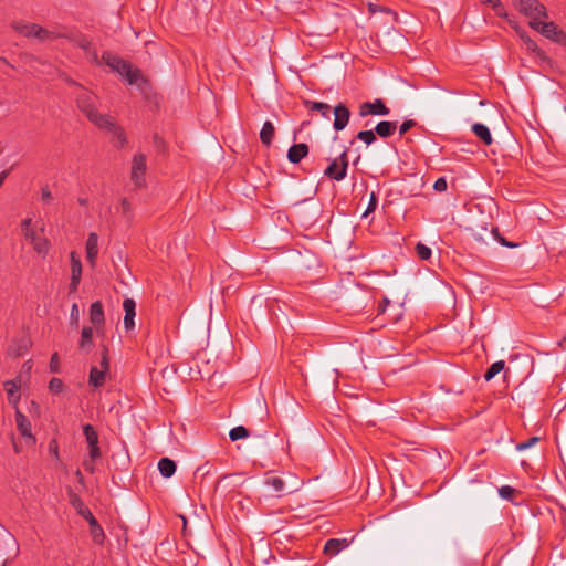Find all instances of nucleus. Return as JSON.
Listing matches in <instances>:
<instances>
[{
	"label": "nucleus",
	"instance_id": "nucleus-15",
	"mask_svg": "<svg viewBox=\"0 0 566 566\" xmlns=\"http://www.w3.org/2000/svg\"><path fill=\"white\" fill-rule=\"evenodd\" d=\"M389 108L385 105L382 99H375L374 102H364L359 105V116L367 117L369 115H388Z\"/></svg>",
	"mask_w": 566,
	"mask_h": 566
},
{
	"label": "nucleus",
	"instance_id": "nucleus-46",
	"mask_svg": "<svg viewBox=\"0 0 566 566\" xmlns=\"http://www.w3.org/2000/svg\"><path fill=\"white\" fill-rule=\"evenodd\" d=\"M33 226H32V219L31 218H27L24 220H22L21 222V231L23 234L28 233L29 231L33 230Z\"/></svg>",
	"mask_w": 566,
	"mask_h": 566
},
{
	"label": "nucleus",
	"instance_id": "nucleus-35",
	"mask_svg": "<svg viewBox=\"0 0 566 566\" xmlns=\"http://www.w3.org/2000/svg\"><path fill=\"white\" fill-rule=\"evenodd\" d=\"M357 138L366 145H371L376 140V136L373 130H361L357 134Z\"/></svg>",
	"mask_w": 566,
	"mask_h": 566
},
{
	"label": "nucleus",
	"instance_id": "nucleus-27",
	"mask_svg": "<svg viewBox=\"0 0 566 566\" xmlns=\"http://www.w3.org/2000/svg\"><path fill=\"white\" fill-rule=\"evenodd\" d=\"M93 329L92 327L85 326L81 333L80 349L90 352L92 347Z\"/></svg>",
	"mask_w": 566,
	"mask_h": 566
},
{
	"label": "nucleus",
	"instance_id": "nucleus-22",
	"mask_svg": "<svg viewBox=\"0 0 566 566\" xmlns=\"http://www.w3.org/2000/svg\"><path fill=\"white\" fill-rule=\"evenodd\" d=\"M308 154V146L304 143L295 144L287 151V159L292 164L300 163Z\"/></svg>",
	"mask_w": 566,
	"mask_h": 566
},
{
	"label": "nucleus",
	"instance_id": "nucleus-51",
	"mask_svg": "<svg viewBox=\"0 0 566 566\" xmlns=\"http://www.w3.org/2000/svg\"><path fill=\"white\" fill-rule=\"evenodd\" d=\"M30 412H35V413H40V406L36 401L32 400L30 402Z\"/></svg>",
	"mask_w": 566,
	"mask_h": 566
},
{
	"label": "nucleus",
	"instance_id": "nucleus-11",
	"mask_svg": "<svg viewBox=\"0 0 566 566\" xmlns=\"http://www.w3.org/2000/svg\"><path fill=\"white\" fill-rule=\"evenodd\" d=\"M147 164L144 154H136L132 161L130 179L137 188L145 186Z\"/></svg>",
	"mask_w": 566,
	"mask_h": 566
},
{
	"label": "nucleus",
	"instance_id": "nucleus-32",
	"mask_svg": "<svg viewBox=\"0 0 566 566\" xmlns=\"http://www.w3.org/2000/svg\"><path fill=\"white\" fill-rule=\"evenodd\" d=\"M120 210H122V214L126 219V221L132 222L133 218H134V211H133L132 203L126 198H123L120 200Z\"/></svg>",
	"mask_w": 566,
	"mask_h": 566
},
{
	"label": "nucleus",
	"instance_id": "nucleus-18",
	"mask_svg": "<svg viewBox=\"0 0 566 566\" xmlns=\"http://www.w3.org/2000/svg\"><path fill=\"white\" fill-rule=\"evenodd\" d=\"M90 322L94 325L97 332L103 331L105 325L104 310L101 301L91 304L90 307Z\"/></svg>",
	"mask_w": 566,
	"mask_h": 566
},
{
	"label": "nucleus",
	"instance_id": "nucleus-24",
	"mask_svg": "<svg viewBox=\"0 0 566 566\" xmlns=\"http://www.w3.org/2000/svg\"><path fill=\"white\" fill-rule=\"evenodd\" d=\"M158 470L164 478H170L176 472V463L169 458H161L158 462Z\"/></svg>",
	"mask_w": 566,
	"mask_h": 566
},
{
	"label": "nucleus",
	"instance_id": "nucleus-53",
	"mask_svg": "<svg viewBox=\"0 0 566 566\" xmlns=\"http://www.w3.org/2000/svg\"><path fill=\"white\" fill-rule=\"evenodd\" d=\"M9 175V171L8 170H4L0 174V187L2 186V184L4 182L6 178L8 177Z\"/></svg>",
	"mask_w": 566,
	"mask_h": 566
},
{
	"label": "nucleus",
	"instance_id": "nucleus-54",
	"mask_svg": "<svg viewBox=\"0 0 566 566\" xmlns=\"http://www.w3.org/2000/svg\"><path fill=\"white\" fill-rule=\"evenodd\" d=\"M482 3L489 4L492 0H480Z\"/></svg>",
	"mask_w": 566,
	"mask_h": 566
},
{
	"label": "nucleus",
	"instance_id": "nucleus-60",
	"mask_svg": "<svg viewBox=\"0 0 566 566\" xmlns=\"http://www.w3.org/2000/svg\"><path fill=\"white\" fill-rule=\"evenodd\" d=\"M2 566H7V565H6V563H3V565H2Z\"/></svg>",
	"mask_w": 566,
	"mask_h": 566
},
{
	"label": "nucleus",
	"instance_id": "nucleus-37",
	"mask_svg": "<svg viewBox=\"0 0 566 566\" xmlns=\"http://www.w3.org/2000/svg\"><path fill=\"white\" fill-rule=\"evenodd\" d=\"M489 4L499 17L507 19V12L500 0H492Z\"/></svg>",
	"mask_w": 566,
	"mask_h": 566
},
{
	"label": "nucleus",
	"instance_id": "nucleus-34",
	"mask_svg": "<svg viewBox=\"0 0 566 566\" xmlns=\"http://www.w3.org/2000/svg\"><path fill=\"white\" fill-rule=\"evenodd\" d=\"M80 45L86 52V55L91 61L97 62V52L90 41L83 40L81 41Z\"/></svg>",
	"mask_w": 566,
	"mask_h": 566
},
{
	"label": "nucleus",
	"instance_id": "nucleus-55",
	"mask_svg": "<svg viewBox=\"0 0 566 566\" xmlns=\"http://www.w3.org/2000/svg\"><path fill=\"white\" fill-rule=\"evenodd\" d=\"M13 447H14V451H15V452H19V451H20V449L18 448V446H17L15 443L13 444Z\"/></svg>",
	"mask_w": 566,
	"mask_h": 566
},
{
	"label": "nucleus",
	"instance_id": "nucleus-1",
	"mask_svg": "<svg viewBox=\"0 0 566 566\" xmlns=\"http://www.w3.org/2000/svg\"><path fill=\"white\" fill-rule=\"evenodd\" d=\"M263 483L272 490L276 497H282L290 493H295L301 490L303 481L293 473H284L279 475L274 472H268L264 476Z\"/></svg>",
	"mask_w": 566,
	"mask_h": 566
},
{
	"label": "nucleus",
	"instance_id": "nucleus-40",
	"mask_svg": "<svg viewBox=\"0 0 566 566\" xmlns=\"http://www.w3.org/2000/svg\"><path fill=\"white\" fill-rule=\"evenodd\" d=\"M515 493V489L510 485H503L499 489V494L504 500H512Z\"/></svg>",
	"mask_w": 566,
	"mask_h": 566
},
{
	"label": "nucleus",
	"instance_id": "nucleus-39",
	"mask_svg": "<svg viewBox=\"0 0 566 566\" xmlns=\"http://www.w3.org/2000/svg\"><path fill=\"white\" fill-rule=\"evenodd\" d=\"M54 200V197L48 186H44L41 188V201L44 205H50Z\"/></svg>",
	"mask_w": 566,
	"mask_h": 566
},
{
	"label": "nucleus",
	"instance_id": "nucleus-19",
	"mask_svg": "<svg viewBox=\"0 0 566 566\" xmlns=\"http://www.w3.org/2000/svg\"><path fill=\"white\" fill-rule=\"evenodd\" d=\"M124 310V327L126 331L135 328L136 303L133 298H125L123 302Z\"/></svg>",
	"mask_w": 566,
	"mask_h": 566
},
{
	"label": "nucleus",
	"instance_id": "nucleus-26",
	"mask_svg": "<svg viewBox=\"0 0 566 566\" xmlns=\"http://www.w3.org/2000/svg\"><path fill=\"white\" fill-rule=\"evenodd\" d=\"M472 132L474 133V135L480 138L485 145H491L492 144V135L490 133V129L483 125V124H480V123H476L472 126Z\"/></svg>",
	"mask_w": 566,
	"mask_h": 566
},
{
	"label": "nucleus",
	"instance_id": "nucleus-25",
	"mask_svg": "<svg viewBox=\"0 0 566 566\" xmlns=\"http://www.w3.org/2000/svg\"><path fill=\"white\" fill-rule=\"evenodd\" d=\"M274 133H275L274 125L270 120H266L263 124L262 129L260 132V139H261L262 144H264L265 146H270L274 138Z\"/></svg>",
	"mask_w": 566,
	"mask_h": 566
},
{
	"label": "nucleus",
	"instance_id": "nucleus-45",
	"mask_svg": "<svg viewBox=\"0 0 566 566\" xmlns=\"http://www.w3.org/2000/svg\"><path fill=\"white\" fill-rule=\"evenodd\" d=\"M492 233L495 235V238L499 240V242L504 245V247H509V248H515L516 244L514 243H511L509 241H506L504 238H502L500 234H499V231L496 228H492Z\"/></svg>",
	"mask_w": 566,
	"mask_h": 566
},
{
	"label": "nucleus",
	"instance_id": "nucleus-9",
	"mask_svg": "<svg viewBox=\"0 0 566 566\" xmlns=\"http://www.w3.org/2000/svg\"><path fill=\"white\" fill-rule=\"evenodd\" d=\"M44 227H41L40 231L33 229L28 233L23 234L25 240L32 245L34 252L42 258H45L51 249V242L42 233Z\"/></svg>",
	"mask_w": 566,
	"mask_h": 566
},
{
	"label": "nucleus",
	"instance_id": "nucleus-43",
	"mask_svg": "<svg viewBox=\"0 0 566 566\" xmlns=\"http://www.w3.org/2000/svg\"><path fill=\"white\" fill-rule=\"evenodd\" d=\"M538 440L539 439L537 437H532V438L527 439L525 442L518 443L516 448L520 451L526 450V449L533 447Z\"/></svg>",
	"mask_w": 566,
	"mask_h": 566
},
{
	"label": "nucleus",
	"instance_id": "nucleus-13",
	"mask_svg": "<svg viewBox=\"0 0 566 566\" xmlns=\"http://www.w3.org/2000/svg\"><path fill=\"white\" fill-rule=\"evenodd\" d=\"M21 377H17L15 379L11 380H6L3 382V389L7 394L8 402L10 406H12L14 410L19 409V402L21 399Z\"/></svg>",
	"mask_w": 566,
	"mask_h": 566
},
{
	"label": "nucleus",
	"instance_id": "nucleus-33",
	"mask_svg": "<svg viewBox=\"0 0 566 566\" xmlns=\"http://www.w3.org/2000/svg\"><path fill=\"white\" fill-rule=\"evenodd\" d=\"M229 437L232 441H237V440L249 437V431L245 427L238 426L230 430Z\"/></svg>",
	"mask_w": 566,
	"mask_h": 566
},
{
	"label": "nucleus",
	"instance_id": "nucleus-50",
	"mask_svg": "<svg viewBox=\"0 0 566 566\" xmlns=\"http://www.w3.org/2000/svg\"><path fill=\"white\" fill-rule=\"evenodd\" d=\"M507 21H509L510 25L515 30V32L517 33V35H520V32H521V31H524V30H523V29H522V28L516 23V21L511 20V19H509V18H507Z\"/></svg>",
	"mask_w": 566,
	"mask_h": 566
},
{
	"label": "nucleus",
	"instance_id": "nucleus-58",
	"mask_svg": "<svg viewBox=\"0 0 566 566\" xmlns=\"http://www.w3.org/2000/svg\"><path fill=\"white\" fill-rule=\"evenodd\" d=\"M117 134H118V137L122 138V136H123L122 132L118 130Z\"/></svg>",
	"mask_w": 566,
	"mask_h": 566
},
{
	"label": "nucleus",
	"instance_id": "nucleus-30",
	"mask_svg": "<svg viewBox=\"0 0 566 566\" xmlns=\"http://www.w3.org/2000/svg\"><path fill=\"white\" fill-rule=\"evenodd\" d=\"M30 345L31 343L29 338H22L19 342H17V346L10 347V352L15 356H21L29 350Z\"/></svg>",
	"mask_w": 566,
	"mask_h": 566
},
{
	"label": "nucleus",
	"instance_id": "nucleus-7",
	"mask_svg": "<svg viewBox=\"0 0 566 566\" xmlns=\"http://www.w3.org/2000/svg\"><path fill=\"white\" fill-rule=\"evenodd\" d=\"M514 7L530 18V22L538 21L547 15L546 8L538 0H517L514 1Z\"/></svg>",
	"mask_w": 566,
	"mask_h": 566
},
{
	"label": "nucleus",
	"instance_id": "nucleus-52",
	"mask_svg": "<svg viewBox=\"0 0 566 566\" xmlns=\"http://www.w3.org/2000/svg\"><path fill=\"white\" fill-rule=\"evenodd\" d=\"M382 302H384V304H380V305H379V312H380V313H384V312H385V310H386V306L390 303V301H389L388 298H384V301H382Z\"/></svg>",
	"mask_w": 566,
	"mask_h": 566
},
{
	"label": "nucleus",
	"instance_id": "nucleus-49",
	"mask_svg": "<svg viewBox=\"0 0 566 566\" xmlns=\"http://www.w3.org/2000/svg\"><path fill=\"white\" fill-rule=\"evenodd\" d=\"M49 450L50 452L56 458L59 459V446H57V442L55 440H52L49 444Z\"/></svg>",
	"mask_w": 566,
	"mask_h": 566
},
{
	"label": "nucleus",
	"instance_id": "nucleus-47",
	"mask_svg": "<svg viewBox=\"0 0 566 566\" xmlns=\"http://www.w3.org/2000/svg\"><path fill=\"white\" fill-rule=\"evenodd\" d=\"M433 188L437 191H444L447 189V181L444 178H439L436 180Z\"/></svg>",
	"mask_w": 566,
	"mask_h": 566
},
{
	"label": "nucleus",
	"instance_id": "nucleus-23",
	"mask_svg": "<svg viewBox=\"0 0 566 566\" xmlns=\"http://www.w3.org/2000/svg\"><path fill=\"white\" fill-rule=\"evenodd\" d=\"M397 129V123L396 122H388L382 120L378 123L375 127V132L378 136L382 138H388L394 135V133Z\"/></svg>",
	"mask_w": 566,
	"mask_h": 566
},
{
	"label": "nucleus",
	"instance_id": "nucleus-36",
	"mask_svg": "<svg viewBox=\"0 0 566 566\" xmlns=\"http://www.w3.org/2000/svg\"><path fill=\"white\" fill-rule=\"evenodd\" d=\"M416 252L418 258L421 260H428L431 256V249L423 243L417 244Z\"/></svg>",
	"mask_w": 566,
	"mask_h": 566
},
{
	"label": "nucleus",
	"instance_id": "nucleus-3",
	"mask_svg": "<svg viewBox=\"0 0 566 566\" xmlns=\"http://www.w3.org/2000/svg\"><path fill=\"white\" fill-rule=\"evenodd\" d=\"M10 27L18 34L38 42H46L56 38L54 32L25 20H13Z\"/></svg>",
	"mask_w": 566,
	"mask_h": 566
},
{
	"label": "nucleus",
	"instance_id": "nucleus-41",
	"mask_svg": "<svg viewBox=\"0 0 566 566\" xmlns=\"http://www.w3.org/2000/svg\"><path fill=\"white\" fill-rule=\"evenodd\" d=\"M70 322L72 325L77 326L80 322V310L77 304H73L70 313Z\"/></svg>",
	"mask_w": 566,
	"mask_h": 566
},
{
	"label": "nucleus",
	"instance_id": "nucleus-57",
	"mask_svg": "<svg viewBox=\"0 0 566 566\" xmlns=\"http://www.w3.org/2000/svg\"><path fill=\"white\" fill-rule=\"evenodd\" d=\"M25 365H28L25 366V369H31V365L29 363H27Z\"/></svg>",
	"mask_w": 566,
	"mask_h": 566
},
{
	"label": "nucleus",
	"instance_id": "nucleus-16",
	"mask_svg": "<svg viewBox=\"0 0 566 566\" xmlns=\"http://www.w3.org/2000/svg\"><path fill=\"white\" fill-rule=\"evenodd\" d=\"M71 259V282L70 292H76L82 277V263L75 252L70 253Z\"/></svg>",
	"mask_w": 566,
	"mask_h": 566
},
{
	"label": "nucleus",
	"instance_id": "nucleus-29",
	"mask_svg": "<svg viewBox=\"0 0 566 566\" xmlns=\"http://www.w3.org/2000/svg\"><path fill=\"white\" fill-rule=\"evenodd\" d=\"M304 104L308 109L321 112V114L325 118L329 117L331 107L328 104L322 103V102H314V101H305Z\"/></svg>",
	"mask_w": 566,
	"mask_h": 566
},
{
	"label": "nucleus",
	"instance_id": "nucleus-5",
	"mask_svg": "<svg viewBox=\"0 0 566 566\" xmlns=\"http://www.w3.org/2000/svg\"><path fill=\"white\" fill-rule=\"evenodd\" d=\"M102 60L113 71L117 72L119 75L125 77L128 84L130 85L136 84L138 80L142 77L140 71L138 69H134L128 62L122 60L120 57L112 53H104Z\"/></svg>",
	"mask_w": 566,
	"mask_h": 566
},
{
	"label": "nucleus",
	"instance_id": "nucleus-56",
	"mask_svg": "<svg viewBox=\"0 0 566 566\" xmlns=\"http://www.w3.org/2000/svg\"><path fill=\"white\" fill-rule=\"evenodd\" d=\"M25 365H28L25 366V369H31V365L29 363H27Z\"/></svg>",
	"mask_w": 566,
	"mask_h": 566
},
{
	"label": "nucleus",
	"instance_id": "nucleus-42",
	"mask_svg": "<svg viewBox=\"0 0 566 566\" xmlns=\"http://www.w3.org/2000/svg\"><path fill=\"white\" fill-rule=\"evenodd\" d=\"M376 207H377V197H376L375 192H371L367 209L364 212L363 217H366L369 213L374 212Z\"/></svg>",
	"mask_w": 566,
	"mask_h": 566
},
{
	"label": "nucleus",
	"instance_id": "nucleus-12",
	"mask_svg": "<svg viewBox=\"0 0 566 566\" xmlns=\"http://www.w3.org/2000/svg\"><path fill=\"white\" fill-rule=\"evenodd\" d=\"M340 164L337 160H333L328 167L325 169V176L335 179L337 181L343 180L346 177L347 172V150L344 149L339 156Z\"/></svg>",
	"mask_w": 566,
	"mask_h": 566
},
{
	"label": "nucleus",
	"instance_id": "nucleus-6",
	"mask_svg": "<svg viewBox=\"0 0 566 566\" xmlns=\"http://www.w3.org/2000/svg\"><path fill=\"white\" fill-rule=\"evenodd\" d=\"M83 433L88 446V459L84 461V468L85 470L93 472L95 469V460L101 457L98 434L91 424H85L83 427Z\"/></svg>",
	"mask_w": 566,
	"mask_h": 566
},
{
	"label": "nucleus",
	"instance_id": "nucleus-21",
	"mask_svg": "<svg viewBox=\"0 0 566 566\" xmlns=\"http://www.w3.org/2000/svg\"><path fill=\"white\" fill-rule=\"evenodd\" d=\"M348 546L349 542L346 538H331L325 543L324 553L329 556H336Z\"/></svg>",
	"mask_w": 566,
	"mask_h": 566
},
{
	"label": "nucleus",
	"instance_id": "nucleus-2",
	"mask_svg": "<svg viewBox=\"0 0 566 566\" xmlns=\"http://www.w3.org/2000/svg\"><path fill=\"white\" fill-rule=\"evenodd\" d=\"M94 99L95 97L91 93L84 92L77 97V106L98 128L107 130L115 129L113 118L107 115L99 114L95 108Z\"/></svg>",
	"mask_w": 566,
	"mask_h": 566
},
{
	"label": "nucleus",
	"instance_id": "nucleus-8",
	"mask_svg": "<svg viewBox=\"0 0 566 566\" xmlns=\"http://www.w3.org/2000/svg\"><path fill=\"white\" fill-rule=\"evenodd\" d=\"M109 370L108 349L103 347L101 354L99 366H93L90 370L88 384L95 388L102 387L105 384L106 375Z\"/></svg>",
	"mask_w": 566,
	"mask_h": 566
},
{
	"label": "nucleus",
	"instance_id": "nucleus-48",
	"mask_svg": "<svg viewBox=\"0 0 566 566\" xmlns=\"http://www.w3.org/2000/svg\"><path fill=\"white\" fill-rule=\"evenodd\" d=\"M50 368L52 371H57L59 368V355L55 353L52 355L50 360Z\"/></svg>",
	"mask_w": 566,
	"mask_h": 566
},
{
	"label": "nucleus",
	"instance_id": "nucleus-38",
	"mask_svg": "<svg viewBox=\"0 0 566 566\" xmlns=\"http://www.w3.org/2000/svg\"><path fill=\"white\" fill-rule=\"evenodd\" d=\"M63 388H64V384L61 379L59 378H52L49 382V390L52 392V394H60L63 391Z\"/></svg>",
	"mask_w": 566,
	"mask_h": 566
},
{
	"label": "nucleus",
	"instance_id": "nucleus-31",
	"mask_svg": "<svg viewBox=\"0 0 566 566\" xmlns=\"http://www.w3.org/2000/svg\"><path fill=\"white\" fill-rule=\"evenodd\" d=\"M504 366H505V364L503 360L493 363L489 367V369L485 371L484 379L486 381H490L492 378H494L497 374H500L504 369Z\"/></svg>",
	"mask_w": 566,
	"mask_h": 566
},
{
	"label": "nucleus",
	"instance_id": "nucleus-17",
	"mask_svg": "<svg viewBox=\"0 0 566 566\" xmlns=\"http://www.w3.org/2000/svg\"><path fill=\"white\" fill-rule=\"evenodd\" d=\"M350 112L344 104H338L334 108V123L333 127L335 130H343L349 122Z\"/></svg>",
	"mask_w": 566,
	"mask_h": 566
},
{
	"label": "nucleus",
	"instance_id": "nucleus-44",
	"mask_svg": "<svg viewBox=\"0 0 566 566\" xmlns=\"http://www.w3.org/2000/svg\"><path fill=\"white\" fill-rule=\"evenodd\" d=\"M416 125V122L412 119L405 120L400 127H399V134L403 135L406 134L410 128H412Z\"/></svg>",
	"mask_w": 566,
	"mask_h": 566
},
{
	"label": "nucleus",
	"instance_id": "nucleus-4",
	"mask_svg": "<svg viewBox=\"0 0 566 566\" xmlns=\"http://www.w3.org/2000/svg\"><path fill=\"white\" fill-rule=\"evenodd\" d=\"M72 506L76 510L77 514L84 517L90 524V533L96 544H103L105 534L97 520L93 516L87 506L83 503L78 495L72 494L70 497Z\"/></svg>",
	"mask_w": 566,
	"mask_h": 566
},
{
	"label": "nucleus",
	"instance_id": "nucleus-28",
	"mask_svg": "<svg viewBox=\"0 0 566 566\" xmlns=\"http://www.w3.org/2000/svg\"><path fill=\"white\" fill-rule=\"evenodd\" d=\"M520 39L526 45V49L535 53L539 57H544V52L539 49L535 41H533L525 31L520 32Z\"/></svg>",
	"mask_w": 566,
	"mask_h": 566
},
{
	"label": "nucleus",
	"instance_id": "nucleus-59",
	"mask_svg": "<svg viewBox=\"0 0 566 566\" xmlns=\"http://www.w3.org/2000/svg\"><path fill=\"white\" fill-rule=\"evenodd\" d=\"M2 61L7 62L4 59H1Z\"/></svg>",
	"mask_w": 566,
	"mask_h": 566
},
{
	"label": "nucleus",
	"instance_id": "nucleus-10",
	"mask_svg": "<svg viewBox=\"0 0 566 566\" xmlns=\"http://www.w3.org/2000/svg\"><path fill=\"white\" fill-rule=\"evenodd\" d=\"M528 25L554 42H565V34L557 29L554 22H542L539 19L538 21L528 22Z\"/></svg>",
	"mask_w": 566,
	"mask_h": 566
},
{
	"label": "nucleus",
	"instance_id": "nucleus-14",
	"mask_svg": "<svg viewBox=\"0 0 566 566\" xmlns=\"http://www.w3.org/2000/svg\"><path fill=\"white\" fill-rule=\"evenodd\" d=\"M17 429L20 434L25 439V441L30 444L35 443V438L32 433V424L30 420L27 418L24 413L19 409L14 410Z\"/></svg>",
	"mask_w": 566,
	"mask_h": 566
},
{
	"label": "nucleus",
	"instance_id": "nucleus-20",
	"mask_svg": "<svg viewBox=\"0 0 566 566\" xmlns=\"http://www.w3.org/2000/svg\"><path fill=\"white\" fill-rule=\"evenodd\" d=\"M86 259L91 266H95L98 255V235L95 232H91L86 240Z\"/></svg>",
	"mask_w": 566,
	"mask_h": 566
}]
</instances>
